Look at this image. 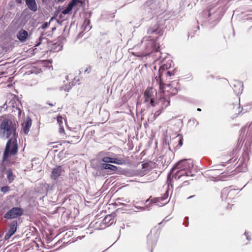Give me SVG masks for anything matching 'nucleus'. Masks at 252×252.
Listing matches in <instances>:
<instances>
[{"label":"nucleus","instance_id":"f257e3e1","mask_svg":"<svg viewBox=\"0 0 252 252\" xmlns=\"http://www.w3.org/2000/svg\"><path fill=\"white\" fill-rule=\"evenodd\" d=\"M12 132L13 137L8 140L4 151L3 159L4 160H7L10 156L16 154V133L11 121L4 119L0 124V136L7 138Z\"/></svg>","mask_w":252,"mask_h":252},{"label":"nucleus","instance_id":"f03ea898","mask_svg":"<svg viewBox=\"0 0 252 252\" xmlns=\"http://www.w3.org/2000/svg\"><path fill=\"white\" fill-rule=\"evenodd\" d=\"M193 162L191 159H183L177 162L171 169L170 173L168 175L167 183L168 185L172 186L170 177L176 180L182 178H187L189 176H192L191 174V169L193 167Z\"/></svg>","mask_w":252,"mask_h":252},{"label":"nucleus","instance_id":"7ed1b4c3","mask_svg":"<svg viewBox=\"0 0 252 252\" xmlns=\"http://www.w3.org/2000/svg\"><path fill=\"white\" fill-rule=\"evenodd\" d=\"M114 220L113 217L111 215H108L105 217L100 224H99L97 222L95 223L91 222L90 224L91 228H94L95 229H99L104 228L105 227H108L113 223Z\"/></svg>","mask_w":252,"mask_h":252},{"label":"nucleus","instance_id":"20e7f679","mask_svg":"<svg viewBox=\"0 0 252 252\" xmlns=\"http://www.w3.org/2000/svg\"><path fill=\"white\" fill-rule=\"evenodd\" d=\"M17 109L18 110V117L19 119L24 118V122L22 124L23 130L25 134H27L32 126V120L27 116L25 119V114L23 111L17 106Z\"/></svg>","mask_w":252,"mask_h":252},{"label":"nucleus","instance_id":"39448f33","mask_svg":"<svg viewBox=\"0 0 252 252\" xmlns=\"http://www.w3.org/2000/svg\"><path fill=\"white\" fill-rule=\"evenodd\" d=\"M17 109L18 110V117L19 119L24 118V122L22 124L23 130L25 134H27L32 126V120L27 116L25 119V114L23 111L17 106Z\"/></svg>","mask_w":252,"mask_h":252},{"label":"nucleus","instance_id":"423d86ee","mask_svg":"<svg viewBox=\"0 0 252 252\" xmlns=\"http://www.w3.org/2000/svg\"><path fill=\"white\" fill-rule=\"evenodd\" d=\"M167 69V66L165 64L161 66L158 70V78L156 76L155 80L153 81V84L158 85L160 89L163 88V84L161 79V77L163 75V74L165 72V75L168 76H171L172 75V73L169 71H165Z\"/></svg>","mask_w":252,"mask_h":252},{"label":"nucleus","instance_id":"0eeeda50","mask_svg":"<svg viewBox=\"0 0 252 252\" xmlns=\"http://www.w3.org/2000/svg\"><path fill=\"white\" fill-rule=\"evenodd\" d=\"M168 195H164L161 197L155 198L151 200V202L158 206H162L166 204L168 201L166 200Z\"/></svg>","mask_w":252,"mask_h":252},{"label":"nucleus","instance_id":"6e6552de","mask_svg":"<svg viewBox=\"0 0 252 252\" xmlns=\"http://www.w3.org/2000/svg\"><path fill=\"white\" fill-rule=\"evenodd\" d=\"M17 37L22 42H25L27 41L29 38L28 32L24 30H21L18 32Z\"/></svg>","mask_w":252,"mask_h":252},{"label":"nucleus","instance_id":"1a4fd4ad","mask_svg":"<svg viewBox=\"0 0 252 252\" xmlns=\"http://www.w3.org/2000/svg\"><path fill=\"white\" fill-rule=\"evenodd\" d=\"M102 161L105 163H113L117 164H121L123 163V160L121 159H117L110 157H104L102 159Z\"/></svg>","mask_w":252,"mask_h":252},{"label":"nucleus","instance_id":"9d476101","mask_svg":"<svg viewBox=\"0 0 252 252\" xmlns=\"http://www.w3.org/2000/svg\"><path fill=\"white\" fill-rule=\"evenodd\" d=\"M154 91L152 88H147L144 93L145 102H149L150 99L154 98Z\"/></svg>","mask_w":252,"mask_h":252},{"label":"nucleus","instance_id":"9b49d317","mask_svg":"<svg viewBox=\"0 0 252 252\" xmlns=\"http://www.w3.org/2000/svg\"><path fill=\"white\" fill-rule=\"evenodd\" d=\"M63 172L61 166H57L53 169L51 174V178L54 180L58 179L60 176Z\"/></svg>","mask_w":252,"mask_h":252},{"label":"nucleus","instance_id":"f8f14e48","mask_svg":"<svg viewBox=\"0 0 252 252\" xmlns=\"http://www.w3.org/2000/svg\"><path fill=\"white\" fill-rule=\"evenodd\" d=\"M16 232V224L15 221L12 222L10 226V228L7 232V233L5 234L4 237V239L7 240L9 239L10 237L13 235L15 232Z\"/></svg>","mask_w":252,"mask_h":252},{"label":"nucleus","instance_id":"ddd939ff","mask_svg":"<svg viewBox=\"0 0 252 252\" xmlns=\"http://www.w3.org/2000/svg\"><path fill=\"white\" fill-rule=\"evenodd\" d=\"M26 5L32 11L35 12L37 10V6L35 0H25Z\"/></svg>","mask_w":252,"mask_h":252},{"label":"nucleus","instance_id":"4468645a","mask_svg":"<svg viewBox=\"0 0 252 252\" xmlns=\"http://www.w3.org/2000/svg\"><path fill=\"white\" fill-rule=\"evenodd\" d=\"M158 103L161 107V109H163L169 105L170 101L167 98L161 97L158 101Z\"/></svg>","mask_w":252,"mask_h":252},{"label":"nucleus","instance_id":"2eb2a0df","mask_svg":"<svg viewBox=\"0 0 252 252\" xmlns=\"http://www.w3.org/2000/svg\"><path fill=\"white\" fill-rule=\"evenodd\" d=\"M4 218L7 219L16 218V207L12 208L4 215Z\"/></svg>","mask_w":252,"mask_h":252},{"label":"nucleus","instance_id":"dca6fc26","mask_svg":"<svg viewBox=\"0 0 252 252\" xmlns=\"http://www.w3.org/2000/svg\"><path fill=\"white\" fill-rule=\"evenodd\" d=\"M101 166L103 169H109L111 171H116L117 169V166L105 162L101 164Z\"/></svg>","mask_w":252,"mask_h":252},{"label":"nucleus","instance_id":"f3484780","mask_svg":"<svg viewBox=\"0 0 252 252\" xmlns=\"http://www.w3.org/2000/svg\"><path fill=\"white\" fill-rule=\"evenodd\" d=\"M80 137L79 136H72L69 137V140L65 141L64 143H67L70 144H75L80 141Z\"/></svg>","mask_w":252,"mask_h":252},{"label":"nucleus","instance_id":"a211bd4d","mask_svg":"<svg viewBox=\"0 0 252 252\" xmlns=\"http://www.w3.org/2000/svg\"><path fill=\"white\" fill-rule=\"evenodd\" d=\"M73 7L69 3L67 7L62 11V13L63 14H67L69 13L72 10Z\"/></svg>","mask_w":252,"mask_h":252},{"label":"nucleus","instance_id":"6ab92c4d","mask_svg":"<svg viewBox=\"0 0 252 252\" xmlns=\"http://www.w3.org/2000/svg\"><path fill=\"white\" fill-rule=\"evenodd\" d=\"M6 173L8 180L9 181H13L14 180V175L12 174L10 170H8Z\"/></svg>","mask_w":252,"mask_h":252},{"label":"nucleus","instance_id":"aec40b11","mask_svg":"<svg viewBox=\"0 0 252 252\" xmlns=\"http://www.w3.org/2000/svg\"><path fill=\"white\" fill-rule=\"evenodd\" d=\"M189 177L190 176H189L187 178H182L180 179V180L181 181H183V186H187V185H188L189 184ZM179 180H180V179Z\"/></svg>","mask_w":252,"mask_h":252},{"label":"nucleus","instance_id":"412c9836","mask_svg":"<svg viewBox=\"0 0 252 252\" xmlns=\"http://www.w3.org/2000/svg\"><path fill=\"white\" fill-rule=\"evenodd\" d=\"M81 1L79 0H71L69 4L73 7L76 5L78 3H81Z\"/></svg>","mask_w":252,"mask_h":252},{"label":"nucleus","instance_id":"4be33fe9","mask_svg":"<svg viewBox=\"0 0 252 252\" xmlns=\"http://www.w3.org/2000/svg\"><path fill=\"white\" fill-rule=\"evenodd\" d=\"M150 102V104L151 105V106H153V107H155L158 104V101H156L155 100H154V98H153V99H150L149 101Z\"/></svg>","mask_w":252,"mask_h":252},{"label":"nucleus","instance_id":"5701e85b","mask_svg":"<svg viewBox=\"0 0 252 252\" xmlns=\"http://www.w3.org/2000/svg\"><path fill=\"white\" fill-rule=\"evenodd\" d=\"M148 33V34H152V33H158V32H157V28H156V29H154V30H153L152 29H149L148 30V32H147Z\"/></svg>","mask_w":252,"mask_h":252},{"label":"nucleus","instance_id":"b1692460","mask_svg":"<svg viewBox=\"0 0 252 252\" xmlns=\"http://www.w3.org/2000/svg\"><path fill=\"white\" fill-rule=\"evenodd\" d=\"M162 110V109H160L158 111L155 112L154 114V117L155 119H156L157 117L159 116V115L161 113Z\"/></svg>","mask_w":252,"mask_h":252},{"label":"nucleus","instance_id":"393cba45","mask_svg":"<svg viewBox=\"0 0 252 252\" xmlns=\"http://www.w3.org/2000/svg\"><path fill=\"white\" fill-rule=\"evenodd\" d=\"M23 214V210L21 208L17 207V218Z\"/></svg>","mask_w":252,"mask_h":252},{"label":"nucleus","instance_id":"a878e982","mask_svg":"<svg viewBox=\"0 0 252 252\" xmlns=\"http://www.w3.org/2000/svg\"><path fill=\"white\" fill-rule=\"evenodd\" d=\"M0 190L2 192L5 193L9 190V187L7 186L3 187L1 188Z\"/></svg>","mask_w":252,"mask_h":252},{"label":"nucleus","instance_id":"bb28decb","mask_svg":"<svg viewBox=\"0 0 252 252\" xmlns=\"http://www.w3.org/2000/svg\"><path fill=\"white\" fill-rule=\"evenodd\" d=\"M57 121L59 124L60 126H61V125L63 124V118L62 117H57Z\"/></svg>","mask_w":252,"mask_h":252},{"label":"nucleus","instance_id":"cd10ccee","mask_svg":"<svg viewBox=\"0 0 252 252\" xmlns=\"http://www.w3.org/2000/svg\"><path fill=\"white\" fill-rule=\"evenodd\" d=\"M238 83V85L239 86L240 88L239 89L238 91H235L236 92V93L239 94L240 93H241L243 90H242L243 85L241 83Z\"/></svg>","mask_w":252,"mask_h":252},{"label":"nucleus","instance_id":"c85d7f7f","mask_svg":"<svg viewBox=\"0 0 252 252\" xmlns=\"http://www.w3.org/2000/svg\"><path fill=\"white\" fill-rule=\"evenodd\" d=\"M89 23H90V21L89 20H87V21H86L85 22L84 24H87V25H86V26L85 27V29H86V30L87 29L90 30L91 29V27H89L88 28L87 27H88V25H89Z\"/></svg>","mask_w":252,"mask_h":252},{"label":"nucleus","instance_id":"c756f323","mask_svg":"<svg viewBox=\"0 0 252 252\" xmlns=\"http://www.w3.org/2000/svg\"><path fill=\"white\" fill-rule=\"evenodd\" d=\"M48 25L47 23H44L42 26L41 28L42 29H44L48 27Z\"/></svg>","mask_w":252,"mask_h":252},{"label":"nucleus","instance_id":"7c9ffc66","mask_svg":"<svg viewBox=\"0 0 252 252\" xmlns=\"http://www.w3.org/2000/svg\"><path fill=\"white\" fill-rule=\"evenodd\" d=\"M227 193V189H224L221 191V194H226Z\"/></svg>","mask_w":252,"mask_h":252},{"label":"nucleus","instance_id":"2f4dec72","mask_svg":"<svg viewBox=\"0 0 252 252\" xmlns=\"http://www.w3.org/2000/svg\"><path fill=\"white\" fill-rule=\"evenodd\" d=\"M39 41L36 44L35 46H38L40 44V43L41 42L42 39L41 38H39Z\"/></svg>","mask_w":252,"mask_h":252},{"label":"nucleus","instance_id":"473e14b6","mask_svg":"<svg viewBox=\"0 0 252 252\" xmlns=\"http://www.w3.org/2000/svg\"><path fill=\"white\" fill-rule=\"evenodd\" d=\"M64 132V129L63 128V127L62 126H61L60 128V133H62V132Z\"/></svg>","mask_w":252,"mask_h":252},{"label":"nucleus","instance_id":"72a5a7b5","mask_svg":"<svg viewBox=\"0 0 252 252\" xmlns=\"http://www.w3.org/2000/svg\"><path fill=\"white\" fill-rule=\"evenodd\" d=\"M179 145L180 146H181L183 145V142L182 139H180V140L179 141Z\"/></svg>","mask_w":252,"mask_h":252},{"label":"nucleus","instance_id":"f704fd0d","mask_svg":"<svg viewBox=\"0 0 252 252\" xmlns=\"http://www.w3.org/2000/svg\"><path fill=\"white\" fill-rule=\"evenodd\" d=\"M32 73H33V72L32 71V70H31L27 72L25 74H30Z\"/></svg>","mask_w":252,"mask_h":252},{"label":"nucleus","instance_id":"c9c22d12","mask_svg":"<svg viewBox=\"0 0 252 252\" xmlns=\"http://www.w3.org/2000/svg\"><path fill=\"white\" fill-rule=\"evenodd\" d=\"M149 43H150L151 45H153V44H154V40H150Z\"/></svg>","mask_w":252,"mask_h":252},{"label":"nucleus","instance_id":"e433bc0d","mask_svg":"<svg viewBox=\"0 0 252 252\" xmlns=\"http://www.w3.org/2000/svg\"><path fill=\"white\" fill-rule=\"evenodd\" d=\"M245 234L247 237V240H249V236H248V233L246 232H245Z\"/></svg>","mask_w":252,"mask_h":252},{"label":"nucleus","instance_id":"4c0bfd02","mask_svg":"<svg viewBox=\"0 0 252 252\" xmlns=\"http://www.w3.org/2000/svg\"><path fill=\"white\" fill-rule=\"evenodd\" d=\"M145 40H148L147 38V37H144V38H143V40H142V42H144Z\"/></svg>","mask_w":252,"mask_h":252},{"label":"nucleus","instance_id":"58836bf2","mask_svg":"<svg viewBox=\"0 0 252 252\" xmlns=\"http://www.w3.org/2000/svg\"><path fill=\"white\" fill-rule=\"evenodd\" d=\"M65 0H57V1L59 2H63L65 1Z\"/></svg>","mask_w":252,"mask_h":252},{"label":"nucleus","instance_id":"ea45409f","mask_svg":"<svg viewBox=\"0 0 252 252\" xmlns=\"http://www.w3.org/2000/svg\"><path fill=\"white\" fill-rule=\"evenodd\" d=\"M17 2L19 3H21L22 2L21 0H17Z\"/></svg>","mask_w":252,"mask_h":252},{"label":"nucleus","instance_id":"a19ab883","mask_svg":"<svg viewBox=\"0 0 252 252\" xmlns=\"http://www.w3.org/2000/svg\"><path fill=\"white\" fill-rule=\"evenodd\" d=\"M62 49V47L61 46H59V49L58 50V51H59L60 50H61Z\"/></svg>","mask_w":252,"mask_h":252},{"label":"nucleus","instance_id":"79ce46f5","mask_svg":"<svg viewBox=\"0 0 252 252\" xmlns=\"http://www.w3.org/2000/svg\"><path fill=\"white\" fill-rule=\"evenodd\" d=\"M132 54H133V55H134L135 56H141L140 55H136L134 53H132Z\"/></svg>","mask_w":252,"mask_h":252},{"label":"nucleus","instance_id":"37998d69","mask_svg":"<svg viewBox=\"0 0 252 252\" xmlns=\"http://www.w3.org/2000/svg\"><path fill=\"white\" fill-rule=\"evenodd\" d=\"M197 110L198 111H201V109H200V108H197Z\"/></svg>","mask_w":252,"mask_h":252},{"label":"nucleus","instance_id":"c03bdc74","mask_svg":"<svg viewBox=\"0 0 252 252\" xmlns=\"http://www.w3.org/2000/svg\"><path fill=\"white\" fill-rule=\"evenodd\" d=\"M88 71V68H87V69L85 70V72H87V71Z\"/></svg>","mask_w":252,"mask_h":252},{"label":"nucleus","instance_id":"a18cd8bd","mask_svg":"<svg viewBox=\"0 0 252 252\" xmlns=\"http://www.w3.org/2000/svg\"><path fill=\"white\" fill-rule=\"evenodd\" d=\"M49 104L50 105H51V106H53V104H52L49 103Z\"/></svg>","mask_w":252,"mask_h":252},{"label":"nucleus","instance_id":"49530a36","mask_svg":"<svg viewBox=\"0 0 252 252\" xmlns=\"http://www.w3.org/2000/svg\"><path fill=\"white\" fill-rule=\"evenodd\" d=\"M191 197H192V196H189V197H188V198H191Z\"/></svg>","mask_w":252,"mask_h":252}]
</instances>
